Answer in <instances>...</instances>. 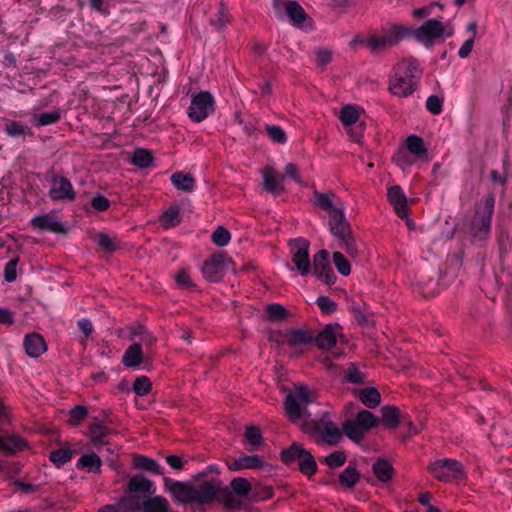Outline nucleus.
Listing matches in <instances>:
<instances>
[{"mask_svg":"<svg viewBox=\"0 0 512 512\" xmlns=\"http://www.w3.org/2000/svg\"><path fill=\"white\" fill-rule=\"evenodd\" d=\"M133 466L136 469L151 472L156 475L163 474L162 466L155 459L144 455H136L133 458Z\"/></svg>","mask_w":512,"mask_h":512,"instance_id":"nucleus-26","label":"nucleus"},{"mask_svg":"<svg viewBox=\"0 0 512 512\" xmlns=\"http://www.w3.org/2000/svg\"><path fill=\"white\" fill-rule=\"evenodd\" d=\"M33 119L36 126H47L57 123L61 119V113L58 109H55L50 112L35 114Z\"/></svg>","mask_w":512,"mask_h":512,"instance_id":"nucleus-44","label":"nucleus"},{"mask_svg":"<svg viewBox=\"0 0 512 512\" xmlns=\"http://www.w3.org/2000/svg\"><path fill=\"white\" fill-rule=\"evenodd\" d=\"M252 486L250 482L243 477H236L234 478L230 483V488L232 492L236 493L237 495L241 496L242 498L244 496H249L251 493Z\"/></svg>","mask_w":512,"mask_h":512,"instance_id":"nucleus-43","label":"nucleus"},{"mask_svg":"<svg viewBox=\"0 0 512 512\" xmlns=\"http://www.w3.org/2000/svg\"><path fill=\"white\" fill-rule=\"evenodd\" d=\"M24 441L16 436H1L0 435V450L13 454L16 451L22 450Z\"/></svg>","mask_w":512,"mask_h":512,"instance_id":"nucleus-39","label":"nucleus"},{"mask_svg":"<svg viewBox=\"0 0 512 512\" xmlns=\"http://www.w3.org/2000/svg\"><path fill=\"white\" fill-rule=\"evenodd\" d=\"M182 215L178 206H171L160 217V222L165 228H172L181 222Z\"/></svg>","mask_w":512,"mask_h":512,"instance_id":"nucleus-35","label":"nucleus"},{"mask_svg":"<svg viewBox=\"0 0 512 512\" xmlns=\"http://www.w3.org/2000/svg\"><path fill=\"white\" fill-rule=\"evenodd\" d=\"M346 453L344 451H334L325 457L324 462L331 469L341 467L346 462Z\"/></svg>","mask_w":512,"mask_h":512,"instance_id":"nucleus-55","label":"nucleus"},{"mask_svg":"<svg viewBox=\"0 0 512 512\" xmlns=\"http://www.w3.org/2000/svg\"><path fill=\"white\" fill-rule=\"evenodd\" d=\"M291 261L294 267L291 270H297L301 276H307L312 271V264L309 257L310 243L307 239L299 237L288 241Z\"/></svg>","mask_w":512,"mask_h":512,"instance_id":"nucleus-8","label":"nucleus"},{"mask_svg":"<svg viewBox=\"0 0 512 512\" xmlns=\"http://www.w3.org/2000/svg\"><path fill=\"white\" fill-rule=\"evenodd\" d=\"M313 340L314 335L302 329L291 330L286 334L287 344L291 347L307 345Z\"/></svg>","mask_w":512,"mask_h":512,"instance_id":"nucleus-29","label":"nucleus"},{"mask_svg":"<svg viewBox=\"0 0 512 512\" xmlns=\"http://www.w3.org/2000/svg\"><path fill=\"white\" fill-rule=\"evenodd\" d=\"M101 466L102 460L95 452L84 454L77 461V467L88 472L100 473Z\"/></svg>","mask_w":512,"mask_h":512,"instance_id":"nucleus-30","label":"nucleus"},{"mask_svg":"<svg viewBox=\"0 0 512 512\" xmlns=\"http://www.w3.org/2000/svg\"><path fill=\"white\" fill-rule=\"evenodd\" d=\"M122 362L126 367H137L143 362V352L140 343L130 345L123 357Z\"/></svg>","mask_w":512,"mask_h":512,"instance_id":"nucleus-28","label":"nucleus"},{"mask_svg":"<svg viewBox=\"0 0 512 512\" xmlns=\"http://www.w3.org/2000/svg\"><path fill=\"white\" fill-rule=\"evenodd\" d=\"M300 471L308 476H311L317 471V463L313 455L306 449L303 450L298 459Z\"/></svg>","mask_w":512,"mask_h":512,"instance_id":"nucleus-37","label":"nucleus"},{"mask_svg":"<svg viewBox=\"0 0 512 512\" xmlns=\"http://www.w3.org/2000/svg\"><path fill=\"white\" fill-rule=\"evenodd\" d=\"M172 184L180 191L192 192L195 187V178L190 174L175 172L170 178Z\"/></svg>","mask_w":512,"mask_h":512,"instance_id":"nucleus-31","label":"nucleus"},{"mask_svg":"<svg viewBox=\"0 0 512 512\" xmlns=\"http://www.w3.org/2000/svg\"><path fill=\"white\" fill-rule=\"evenodd\" d=\"M314 198H315L316 206H318L320 209L328 212L329 215L333 211H336L337 209H339L338 207H335L333 205L332 200H331V198L329 197L328 194H324V193H321V192H315L314 193Z\"/></svg>","mask_w":512,"mask_h":512,"instance_id":"nucleus-50","label":"nucleus"},{"mask_svg":"<svg viewBox=\"0 0 512 512\" xmlns=\"http://www.w3.org/2000/svg\"><path fill=\"white\" fill-rule=\"evenodd\" d=\"M443 101L436 95H431L426 101V108L434 115H438L442 111Z\"/></svg>","mask_w":512,"mask_h":512,"instance_id":"nucleus-63","label":"nucleus"},{"mask_svg":"<svg viewBox=\"0 0 512 512\" xmlns=\"http://www.w3.org/2000/svg\"><path fill=\"white\" fill-rule=\"evenodd\" d=\"M24 348L28 356L37 358L46 351L47 346L41 335L31 333L24 339Z\"/></svg>","mask_w":512,"mask_h":512,"instance_id":"nucleus-22","label":"nucleus"},{"mask_svg":"<svg viewBox=\"0 0 512 512\" xmlns=\"http://www.w3.org/2000/svg\"><path fill=\"white\" fill-rule=\"evenodd\" d=\"M313 402L311 391L305 386H298L290 392L284 401L285 411L291 421H297L303 416L309 417L307 405Z\"/></svg>","mask_w":512,"mask_h":512,"instance_id":"nucleus-6","label":"nucleus"},{"mask_svg":"<svg viewBox=\"0 0 512 512\" xmlns=\"http://www.w3.org/2000/svg\"><path fill=\"white\" fill-rule=\"evenodd\" d=\"M218 497H220L225 508L229 510L239 509L243 503L242 497L229 490L228 487L222 488Z\"/></svg>","mask_w":512,"mask_h":512,"instance_id":"nucleus-34","label":"nucleus"},{"mask_svg":"<svg viewBox=\"0 0 512 512\" xmlns=\"http://www.w3.org/2000/svg\"><path fill=\"white\" fill-rule=\"evenodd\" d=\"M97 243L105 252H114L117 249L115 240L105 233L98 235Z\"/></svg>","mask_w":512,"mask_h":512,"instance_id":"nucleus-60","label":"nucleus"},{"mask_svg":"<svg viewBox=\"0 0 512 512\" xmlns=\"http://www.w3.org/2000/svg\"><path fill=\"white\" fill-rule=\"evenodd\" d=\"M4 132L13 138L25 137L31 135V128L18 121H7L4 124Z\"/></svg>","mask_w":512,"mask_h":512,"instance_id":"nucleus-33","label":"nucleus"},{"mask_svg":"<svg viewBox=\"0 0 512 512\" xmlns=\"http://www.w3.org/2000/svg\"><path fill=\"white\" fill-rule=\"evenodd\" d=\"M360 480V474L352 467H346L339 475V482L346 488H353Z\"/></svg>","mask_w":512,"mask_h":512,"instance_id":"nucleus-40","label":"nucleus"},{"mask_svg":"<svg viewBox=\"0 0 512 512\" xmlns=\"http://www.w3.org/2000/svg\"><path fill=\"white\" fill-rule=\"evenodd\" d=\"M266 132L269 138L277 144H285L287 141L285 131L279 126L266 125Z\"/></svg>","mask_w":512,"mask_h":512,"instance_id":"nucleus-58","label":"nucleus"},{"mask_svg":"<svg viewBox=\"0 0 512 512\" xmlns=\"http://www.w3.org/2000/svg\"><path fill=\"white\" fill-rule=\"evenodd\" d=\"M245 439L249 444V451L256 450L263 443L261 431L256 426H248L246 428Z\"/></svg>","mask_w":512,"mask_h":512,"instance_id":"nucleus-42","label":"nucleus"},{"mask_svg":"<svg viewBox=\"0 0 512 512\" xmlns=\"http://www.w3.org/2000/svg\"><path fill=\"white\" fill-rule=\"evenodd\" d=\"M273 497V489L270 486L256 485L252 487L250 493V500L264 501Z\"/></svg>","mask_w":512,"mask_h":512,"instance_id":"nucleus-48","label":"nucleus"},{"mask_svg":"<svg viewBox=\"0 0 512 512\" xmlns=\"http://www.w3.org/2000/svg\"><path fill=\"white\" fill-rule=\"evenodd\" d=\"M227 9L223 3H220L219 11L216 15V18L211 21L213 26H216L218 29H222L229 22V16L227 14Z\"/></svg>","mask_w":512,"mask_h":512,"instance_id":"nucleus-61","label":"nucleus"},{"mask_svg":"<svg viewBox=\"0 0 512 512\" xmlns=\"http://www.w3.org/2000/svg\"><path fill=\"white\" fill-rule=\"evenodd\" d=\"M156 492L154 483L142 475L133 476L127 483V495L122 496L124 511L172 512L168 500L163 496H152Z\"/></svg>","mask_w":512,"mask_h":512,"instance_id":"nucleus-2","label":"nucleus"},{"mask_svg":"<svg viewBox=\"0 0 512 512\" xmlns=\"http://www.w3.org/2000/svg\"><path fill=\"white\" fill-rule=\"evenodd\" d=\"M88 416V408L86 406L77 405L71 409L69 413L68 423L72 426H78L82 420Z\"/></svg>","mask_w":512,"mask_h":512,"instance_id":"nucleus-52","label":"nucleus"},{"mask_svg":"<svg viewBox=\"0 0 512 512\" xmlns=\"http://www.w3.org/2000/svg\"><path fill=\"white\" fill-rule=\"evenodd\" d=\"M354 394L359 398L363 405L370 409L377 407L381 401V395L374 387L356 389L354 390Z\"/></svg>","mask_w":512,"mask_h":512,"instance_id":"nucleus-25","label":"nucleus"},{"mask_svg":"<svg viewBox=\"0 0 512 512\" xmlns=\"http://www.w3.org/2000/svg\"><path fill=\"white\" fill-rule=\"evenodd\" d=\"M495 196L487 195L477 206L471 222V239L474 244L482 246L491 230V218L494 212Z\"/></svg>","mask_w":512,"mask_h":512,"instance_id":"nucleus-4","label":"nucleus"},{"mask_svg":"<svg viewBox=\"0 0 512 512\" xmlns=\"http://www.w3.org/2000/svg\"><path fill=\"white\" fill-rule=\"evenodd\" d=\"M406 147L407 150L417 158H422L427 155V148L424 145V141L417 135H410L406 139Z\"/></svg>","mask_w":512,"mask_h":512,"instance_id":"nucleus-38","label":"nucleus"},{"mask_svg":"<svg viewBox=\"0 0 512 512\" xmlns=\"http://www.w3.org/2000/svg\"><path fill=\"white\" fill-rule=\"evenodd\" d=\"M152 388V383L146 376H139L135 379L133 384L134 392L139 396L147 395Z\"/></svg>","mask_w":512,"mask_h":512,"instance_id":"nucleus-56","label":"nucleus"},{"mask_svg":"<svg viewBox=\"0 0 512 512\" xmlns=\"http://www.w3.org/2000/svg\"><path fill=\"white\" fill-rule=\"evenodd\" d=\"M333 262L338 272L343 276H348L351 272L349 261L344 257L341 252L333 253Z\"/></svg>","mask_w":512,"mask_h":512,"instance_id":"nucleus-57","label":"nucleus"},{"mask_svg":"<svg viewBox=\"0 0 512 512\" xmlns=\"http://www.w3.org/2000/svg\"><path fill=\"white\" fill-rule=\"evenodd\" d=\"M233 266V261L224 252L213 254L202 267L203 277L208 282H219L225 273Z\"/></svg>","mask_w":512,"mask_h":512,"instance_id":"nucleus-10","label":"nucleus"},{"mask_svg":"<svg viewBox=\"0 0 512 512\" xmlns=\"http://www.w3.org/2000/svg\"><path fill=\"white\" fill-rule=\"evenodd\" d=\"M213 111H214V98L209 92L202 91V92L192 96L191 103L188 108V116L194 122L203 121Z\"/></svg>","mask_w":512,"mask_h":512,"instance_id":"nucleus-12","label":"nucleus"},{"mask_svg":"<svg viewBox=\"0 0 512 512\" xmlns=\"http://www.w3.org/2000/svg\"><path fill=\"white\" fill-rule=\"evenodd\" d=\"M317 305L325 314H331L336 311L337 303L328 296L321 295L316 300Z\"/></svg>","mask_w":512,"mask_h":512,"instance_id":"nucleus-59","label":"nucleus"},{"mask_svg":"<svg viewBox=\"0 0 512 512\" xmlns=\"http://www.w3.org/2000/svg\"><path fill=\"white\" fill-rule=\"evenodd\" d=\"M303 430L310 433H321L324 441L329 445H337L342 438L338 426L327 419V413L320 420H306Z\"/></svg>","mask_w":512,"mask_h":512,"instance_id":"nucleus-9","label":"nucleus"},{"mask_svg":"<svg viewBox=\"0 0 512 512\" xmlns=\"http://www.w3.org/2000/svg\"><path fill=\"white\" fill-rule=\"evenodd\" d=\"M303 450L304 448L300 444L293 443L289 448L282 450L280 456L283 462L290 464L295 460L298 461Z\"/></svg>","mask_w":512,"mask_h":512,"instance_id":"nucleus-47","label":"nucleus"},{"mask_svg":"<svg viewBox=\"0 0 512 512\" xmlns=\"http://www.w3.org/2000/svg\"><path fill=\"white\" fill-rule=\"evenodd\" d=\"M72 458V451L69 448H61L50 453L49 459L57 466L64 465Z\"/></svg>","mask_w":512,"mask_h":512,"instance_id":"nucleus-51","label":"nucleus"},{"mask_svg":"<svg viewBox=\"0 0 512 512\" xmlns=\"http://www.w3.org/2000/svg\"><path fill=\"white\" fill-rule=\"evenodd\" d=\"M340 246L345 249V251L349 254L351 257H357L359 254V246L357 242L355 241L352 232L349 233L348 236L344 238H339Z\"/></svg>","mask_w":512,"mask_h":512,"instance_id":"nucleus-54","label":"nucleus"},{"mask_svg":"<svg viewBox=\"0 0 512 512\" xmlns=\"http://www.w3.org/2000/svg\"><path fill=\"white\" fill-rule=\"evenodd\" d=\"M263 465L264 461L258 455L243 454L233 461L232 465L229 466V470L257 469L261 468Z\"/></svg>","mask_w":512,"mask_h":512,"instance_id":"nucleus-24","label":"nucleus"},{"mask_svg":"<svg viewBox=\"0 0 512 512\" xmlns=\"http://www.w3.org/2000/svg\"><path fill=\"white\" fill-rule=\"evenodd\" d=\"M152 161L153 156L151 152L142 148L135 149L131 160L133 165L141 169L148 168L149 166H151Z\"/></svg>","mask_w":512,"mask_h":512,"instance_id":"nucleus-41","label":"nucleus"},{"mask_svg":"<svg viewBox=\"0 0 512 512\" xmlns=\"http://www.w3.org/2000/svg\"><path fill=\"white\" fill-rule=\"evenodd\" d=\"M429 472L440 481H450L452 479H461L464 475L463 466L454 459H440L431 463L428 467Z\"/></svg>","mask_w":512,"mask_h":512,"instance_id":"nucleus-11","label":"nucleus"},{"mask_svg":"<svg viewBox=\"0 0 512 512\" xmlns=\"http://www.w3.org/2000/svg\"><path fill=\"white\" fill-rule=\"evenodd\" d=\"M422 70L415 58L405 59L393 67L389 77V90L398 97L410 96L418 87Z\"/></svg>","mask_w":512,"mask_h":512,"instance_id":"nucleus-3","label":"nucleus"},{"mask_svg":"<svg viewBox=\"0 0 512 512\" xmlns=\"http://www.w3.org/2000/svg\"><path fill=\"white\" fill-rule=\"evenodd\" d=\"M410 30L404 26H392L383 35H371L365 41V46L372 53H379L395 46L399 41L408 36Z\"/></svg>","mask_w":512,"mask_h":512,"instance_id":"nucleus-7","label":"nucleus"},{"mask_svg":"<svg viewBox=\"0 0 512 512\" xmlns=\"http://www.w3.org/2000/svg\"><path fill=\"white\" fill-rule=\"evenodd\" d=\"M439 270H433L431 275L420 271L416 276V282L424 297H432L438 293Z\"/></svg>","mask_w":512,"mask_h":512,"instance_id":"nucleus-19","label":"nucleus"},{"mask_svg":"<svg viewBox=\"0 0 512 512\" xmlns=\"http://www.w3.org/2000/svg\"><path fill=\"white\" fill-rule=\"evenodd\" d=\"M345 380L352 384H362L365 382L366 375L361 372L353 363H351L344 374Z\"/></svg>","mask_w":512,"mask_h":512,"instance_id":"nucleus-49","label":"nucleus"},{"mask_svg":"<svg viewBox=\"0 0 512 512\" xmlns=\"http://www.w3.org/2000/svg\"><path fill=\"white\" fill-rule=\"evenodd\" d=\"M408 35H413L415 39L427 45L439 38L445 31L442 22L438 19H429L417 29L409 28Z\"/></svg>","mask_w":512,"mask_h":512,"instance_id":"nucleus-15","label":"nucleus"},{"mask_svg":"<svg viewBox=\"0 0 512 512\" xmlns=\"http://www.w3.org/2000/svg\"><path fill=\"white\" fill-rule=\"evenodd\" d=\"M285 176L275 171L273 167H266L263 171V186L266 191L278 195L284 191L283 181Z\"/></svg>","mask_w":512,"mask_h":512,"instance_id":"nucleus-20","label":"nucleus"},{"mask_svg":"<svg viewBox=\"0 0 512 512\" xmlns=\"http://www.w3.org/2000/svg\"><path fill=\"white\" fill-rule=\"evenodd\" d=\"M112 429L102 422H96L89 426L90 440L96 448L108 444V436L112 434Z\"/></svg>","mask_w":512,"mask_h":512,"instance_id":"nucleus-23","label":"nucleus"},{"mask_svg":"<svg viewBox=\"0 0 512 512\" xmlns=\"http://www.w3.org/2000/svg\"><path fill=\"white\" fill-rule=\"evenodd\" d=\"M329 229L330 232L339 238H344L352 232L351 227L346 219L344 210L342 208L333 211L329 215Z\"/></svg>","mask_w":512,"mask_h":512,"instance_id":"nucleus-17","label":"nucleus"},{"mask_svg":"<svg viewBox=\"0 0 512 512\" xmlns=\"http://www.w3.org/2000/svg\"><path fill=\"white\" fill-rule=\"evenodd\" d=\"M372 471L377 479L383 483L388 482L394 474L392 464L384 458H379L374 462Z\"/></svg>","mask_w":512,"mask_h":512,"instance_id":"nucleus-27","label":"nucleus"},{"mask_svg":"<svg viewBox=\"0 0 512 512\" xmlns=\"http://www.w3.org/2000/svg\"><path fill=\"white\" fill-rule=\"evenodd\" d=\"M382 422L388 428H396L401 422L400 411L395 406H383L381 408Z\"/></svg>","mask_w":512,"mask_h":512,"instance_id":"nucleus-32","label":"nucleus"},{"mask_svg":"<svg viewBox=\"0 0 512 512\" xmlns=\"http://www.w3.org/2000/svg\"><path fill=\"white\" fill-rule=\"evenodd\" d=\"M379 419L368 410H361L355 419H346L342 424L343 433L353 442L359 443L364 435L377 426Z\"/></svg>","mask_w":512,"mask_h":512,"instance_id":"nucleus-5","label":"nucleus"},{"mask_svg":"<svg viewBox=\"0 0 512 512\" xmlns=\"http://www.w3.org/2000/svg\"><path fill=\"white\" fill-rule=\"evenodd\" d=\"M31 225L34 229L58 234H64L68 231V227L65 223L58 221L54 216L50 214H43L33 217L31 219Z\"/></svg>","mask_w":512,"mask_h":512,"instance_id":"nucleus-16","label":"nucleus"},{"mask_svg":"<svg viewBox=\"0 0 512 512\" xmlns=\"http://www.w3.org/2000/svg\"><path fill=\"white\" fill-rule=\"evenodd\" d=\"M329 253L327 250H320L313 256L312 269L316 277L322 275L330 266L328 262Z\"/></svg>","mask_w":512,"mask_h":512,"instance_id":"nucleus-36","label":"nucleus"},{"mask_svg":"<svg viewBox=\"0 0 512 512\" xmlns=\"http://www.w3.org/2000/svg\"><path fill=\"white\" fill-rule=\"evenodd\" d=\"M18 263H19V258L17 257V258L11 259L5 265V268H4L5 281L13 282L16 279V277H17L16 268H17Z\"/></svg>","mask_w":512,"mask_h":512,"instance_id":"nucleus-62","label":"nucleus"},{"mask_svg":"<svg viewBox=\"0 0 512 512\" xmlns=\"http://www.w3.org/2000/svg\"><path fill=\"white\" fill-rule=\"evenodd\" d=\"M387 197L398 217L406 218L408 216V203L402 188L398 185L391 186L388 189Z\"/></svg>","mask_w":512,"mask_h":512,"instance_id":"nucleus-18","label":"nucleus"},{"mask_svg":"<svg viewBox=\"0 0 512 512\" xmlns=\"http://www.w3.org/2000/svg\"><path fill=\"white\" fill-rule=\"evenodd\" d=\"M273 8L278 19L287 16L295 26L301 25L307 18L305 10L296 1L273 0Z\"/></svg>","mask_w":512,"mask_h":512,"instance_id":"nucleus-13","label":"nucleus"},{"mask_svg":"<svg viewBox=\"0 0 512 512\" xmlns=\"http://www.w3.org/2000/svg\"><path fill=\"white\" fill-rule=\"evenodd\" d=\"M211 239L215 245L224 247L230 242L231 234L223 226H218L217 229L212 233Z\"/></svg>","mask_w":512,"mask_h":512,"instance_id":"nucleus-53","label":"nucleus"},{"mask_svg":"<svg viewBox=\"0 0 512 512\" xmlns=\"http://www.w3.org/2000/svg\"><path fill=\"white\" fill-rule=\"evenodd\" d=\"M267 319L270 321H279L285 319L289 312L281 304L273 303L266 307Z\"/></svg>","mask_w":512,"mask_h":512,"instance_id":"nucleus-46","label":"nucleus"},{"mask_svg":"<svg viewBox=\"0 0 512 512\" xmlns=\"http://www.w3.org/2000/svg\"><path fill=\"white\" fill-rule=\"evenodd\" d=\"M165 489L175 502L202 508L212 504L222 490L223 482L219 478H206V472L196 475L192 481L182 482L168 477L163 479Z\"/></svg>","mask_w":512,"mask_h":512,"instance_id":"nucleus-1","label":"nucleus"},{"mask_svg":"<svg viewBox=\"0 0 512 512\" xmlns=\"http://www.w3.org/2000/svg\"><path fill=\"white\" fill-rule=\"evenodd\" d=\"M339 119L344 126L350 127L358 122L359 111L355 107L347 105L341 109Z\"/></svg>","mask_w":512,"mask_h":512,"instance_id":"nucleus-45","label":"nucleus"},{"mask_svg":"<svg viewBox=\"0 0 512 512\" xmlns=\"http://www.w3.org/2000/svg\"><path fill=\"white\" fill-rule=\"evenodd\" d=\"M51 187L49 197L52 201H73L77 194L72 183L66 177L61 175L52 176L50 179Z\"/></svg>","mask_w":512,"mask_h":512,"instance_id":"nucleus-14","label":"nucleus"},{"mask_svg":"<svg viewBox=\"0 0 512 512\" xmlns=\"http://www.w3.org/2000/svg\"><path fill=\"white\" fill-rule=\"evenodd\" d=\"M88 4L93 11L101 15L106 16L110 13L108 0H88Z\"/></svg>","mask_w":512,"mask_h":512,"instance_id":"nucleus-64","label":"nucleus"},{"mask_svg":"<svg viewBox=\"0 0 512 512\" xmlns=\"http://www.w3.org/2000/svg\"><path fill=\"white\" fill-rule=\"evenodd\" d=\"M340 329L338 324H327L324 329L314 337L317 346L320 349H330L337 342V334Z\"/></svg>","mask_w":512,"mask_h":512,"instance_id":"nucleus-21","label":"nucleus"}]
</instances>
